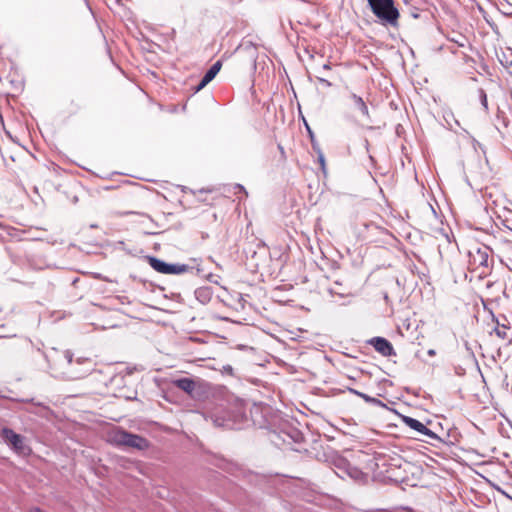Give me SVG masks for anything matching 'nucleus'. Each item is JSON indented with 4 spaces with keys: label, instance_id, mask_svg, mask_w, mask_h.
Instances as JSON below:
<instances>
[{
    "label": "nucleus",
    "instance_id": "nucleus-1",
    "mask_svg": "<svg viewBox=\"0 0 512 512\" xmlns=\"http://www.w3.org/2000/svg\"><path fill=\"white\" fill-rule=\"evenodd\" d=\"M105 440L116 446L131 447L139 450L146 449L148 442L145 438L128 433L119 427H112L105 433Z\"/></svg>",
    "mask_w": 512,
    "mask_h": 512
},
{
    "label": "nucleus",
    "instance_id": "nucleus-2",
    "mask_svg": "<svg viewBox=\"0 0 512 512\" xmlns=\"http://www.w3.org/2000/svg\"><path fill=\"white\" fill-rule=\"evenodd\" d=\"M373 14L383 23L393 27L398 26L400 13L394 5V0H367Z\"/></svg>",
    "mask_w": 512,
    "mask_h": 512
},
{
    "label": "nucleus",
    "instance_id": "nucleus-3",
    "mask_svg": "<svg viewBox=\"0 0 512 512\" xmlns=\"http://www.w3.org/2000/svg\"><path fill=\"white\" fill-rule=\"evenodd\" d=\"M488 248L487 247H473L468 253V269L471 272H477L481 270L484 273V269L488 267Z\"/></svg>",
    "mask_w": 512,
    "mask_h": 512
},
{
    "label": "nucleus",
    "instance_id": "nucleus-4",
    "mask_svg": "<svg viewBox=\"0 0 512 512\" xmlns=\"http://www.w3.org/2000/svg\"><path fill=\"white\" fill-rule=\"evenodd\" d=\"M0 435L5 443L15 452L23 453L25 451L24 437L20 434H17L10 428H3Z\"/></svg>",
    "mask_w": 512,
    "mask_h": 512
},
{
    "label": "nucleus",
    "instance_id": "nucleus-5",
    "mask_svg": "<svg viewBox=\"0 0 512 512\" xmlns=\"http://www.w3.org/2000/svg\"><path fill=\"white\" fill-rule=\"evenodd\" d=\"M368 343L382 356L390 357L395 356L396 352L392 344L383 337H374Z\"/></svg>",
    "mask_w": 512,
    "mask_h": 512
},
{
    "label": "nucleus",
    "instance_id": "nucleus-6",
    "mask_svg": "<svg viewBox=\"0 0 512 512\" xmlns=\"http://www.w3.org/2000/svg\"><path fill=\"white\" fill-rule=\"evenodd\" d=\"M402 421L411 429L428 436L429 438H436V434L431 431L429 428H427L422 422L418 421L417 419H414L409 416H403Z\"/></svg>",
    "mask_w": 512,
    "mask_h": 512
},
{
    "label": "nucleus",
    "instance_id": "nucleus-7",
    "mask_svg": "<svg viewBox=\"0 0 512 512\" xmlns=\"http://www.w3.org/2000/svg\"><path fill=\"white\" fill-rule=\"evenodd\" d=\"M172 385L184 391L188 395H192L197 387V382L192 378H179L171 381Z\"/></svg>",
    "mask_w": 512,
    "mask_h": 512
},
{
    "label": "nucleus",
    "instance_id": "nucleus-8",
    "mask_svg": "<svg viewBox=\"0 0 512 512\" xmlns=\"http://www.w3.org/2000/svg\"><path fill=\"white\" fill-rule=\"evenodd\" d=\"M222 67L221 61H216L209 70L205 73L204 77L202 78L201 82L199 83L198 90L204 88L210 81H212L215 76L218 74Z\"/></svg>",
    "mask_w": 512,
    "mask_h": 512
},
{
    "label": "nucleus",
    "instance_id": "nucleus-9",
    "mask_svg": "<svg viewBox=\"0 0 512 512\" xmlns=\"http://www.w3.org/2000/svg\"><path fill=\"white\" fill-rule=\"evenodd\" d=\"M494 332L497 335L498 338L502 340H507L509 343L511 342V334H510V327L506 326L504 324H499L497 322L496 327L494 328Z\"/></svg>",
    "mask_w": 512,
    "mask_h": 512
},
{
    "label": "nucleus",
    "instance_id": "nucleus-10",
    "mask_svg": "<svg viewBox=\"0 0 512 512\" xmlns=\"http://www.w3.org/2000/svg\"><path fill=\"white\" fill-rule=\"evenodd\" d=\"M148 262L150 266L157 272L165 274L167 270L168 263L156 258V257H149Z\"/></svg>",
    "mask_w": 512,
    "mask_h": 512
},
{
    "label": "nucleus",
    "instance_id": "nucleus-11",
    "mask_svg": "<svg viewBox=\"0 0 512 512\" xmlns=\"http://www.w3.org/2000/svg\"><path fill=\"white\" fill-rule=\"evenodd\" d=\"M189 270V266L185 264H168L165 274H183Z\"/></svg>",
    "mask_w": 512,
    "mask_h": 512
},
{
    "label": "nucleus",
    "instance_id": "nucleus-12",
    "mask_svg": "<svg viewBox=\"0 0 512 512\" xmlns=\"http://www.w3.org/2000/svg\"><path fill=\"white\" fill-rule=\"evenodd\" d=\"M352 99L354 101L355 107L361 112V114L363 116L368 118L369 111H368V107H367L366 103L364 102V100L355 94L352 95Z\"/></svg>",
    "mask_w": 512,
    "mask_h": 512
},
{
    "label": "nucleus",
    "instance_id": "nucleus-13",
    "mask_svg": "<svg viewBox=\"0 0 512 512\" xmlns=\"http://www.w3.org/2000/svg\"><path fill=\"white\" fill-rule=\"evenodd\" d=\"M234 189H235L234 194H237V193H243V194L245 195V197H247V196H248L247 191L245 190V188H244L242 185H240V184H236V185H235V187H234Z\"/></svg>",
    "mask_w": 512,
    "mask_h": 512
},
{
    "label": "nucleus",
    "instance_id": "nucleus-14",
    "mask_svg": "<svg viewBox=\"0 0 512 512\" xmlns=\"http://www.w3.org/2000/svg\"><path fill=\"white\" fill-rule=\"evenodd\" d=\"M318 162L322 168L323 171H325V159H324V156L323 154H319L318 156Z\"/></svg>",
    "mask_w": 512,
    "mask_h": 512
},
{
    "label": "nucleus",
    "instance_id": "nucleus-15",
    "mask_svg": "<svg viewBox=\"0 0 512 512\" xmlns=\"http://www.w3.org/2000/svg\"><path fill=\"white\" fill-rule=\"evenodd\" d=\"M435 354H436L435 350H433V349L428 350L429 356H435Z\"/></svg>",
    "mask_w": 512,
    "mask_h": 512
},
{
    "label": "nucleus",
    "instance_id": "nucleus-16",
    "mask_svg": "<svg viewBox=\"0 0 512 512\" xmlns=\"http://www.w3.org/2000/svg\"><path fill=\"white\" fill-rule=\"evenodd\" d=\"M278 147H279V149H280L281 153H282V154H284V149H283V147H282L281 145H279Z\"/></svg>",
    "mask_w": 512,
    "mask_h": 512
},
{
    "label": "nucleus",
    "instance_id": "nucleus-17",
    "mask_svg": "<svg viewBox=\"0 0 512 512\" xmlns=\"http://www.w3.org/2000/svg\"><path fill=\"white\" fill-rule=\"evenodd\" d=\"M33 512H43V511H42L41 509H39V508H35V509L33 510Z\"/></svg>",
    "mask_w": 512,
    "mask_h": 512
},
{
    "label": "nucleus",
    "instance_id": "nucleus-18",
    "mask_svg": "<svg viewBox=\"0 0 512 512\" xmlns=\"http://www.w3.org/2000/svg\"><path fill=\"white\" fill-rule=\"evenodd\" d=\"M324 68H325V69H330V66H329L328 64H325V65H324Z\"/></svg>",
    "mask_w": 512,
    "mask_h": 512
},
{
    "label": "nucleus",
    "instance_id": "nucleus-19",
    "mask_svg": "<svg viewBox=\"0 0 512 512\" xmlns=\"http://www.w3.org/2000/svg\"><path fill=\"white\" fill-rule=\"evenodd\" d=\"M202 201H207V197L201 198Z\"/></svg>",
    "mask_w": 512,
    "mask_h": 512
}]
</instances>
